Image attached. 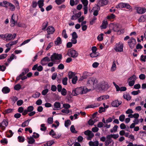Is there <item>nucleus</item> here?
Segmentation results:
<instances>
[{
	"instance_id": "aec40b11",
	"label": "nucleus",
	"mask_w": 146,
	"mask_h": 146,
	"mask_svg": "<svg viewBox=\"0 0 146 146\" xmlns=\"http://www.w3.org/2000/svg\"><path fill=\"white\" fill-rule=\"evenodd\" d=\"M54 110H59L60 109L61 105L60 102H55L54 104Z\"/></svg>"
},
{
	"instance_id": "bb28decb",
	"label": "nucleus",
	"mask_w": 146,
	"mask_h": 146,
	"mask_svg": "<svg viewBox=\"0 0 146 146\" xmlns=\"http://www.w3.org/2000/svg\"><path fill=\"white\" fill-rule=\"evenodd\" d=\"M29 70L28 68H24L22 73L20 74V76H23L27 73Z\"/></svg>"
},
{
	"instance_id": "6e6d98bb",
	"label": "nucleus",
	"mask_w": 146,
	"mask_h": 146,
	"mask_svg": "<svg viewBox=\"0 0 146 146\" xmlns=\"http://www.w3.org/2000/svg\"><path fill=\"white\" fill-rule=\"evenodd\" d=\"M97 18L94 17L92 19V20L90 21V24L91 25H93L95 22V21L96 20Z\"/></svg>"
},
{
	"instance_id": "9d476101",
	"label": "nucleus",
	"mask_w": 146,
	"mask_h": 146,
	"mask_svg": "<svg viewBox=\"0 0 146 146\" xmlns=\"http://www.w3.org/2000/svg\"><path fill=\"white\" fill-rule=\"evenodd\" d=\"M3 3L4 5H6L7 6V7H5L6 8H8L9 7V9L12 11H14L15 10V7L13 4L7 1H5Z\"/></svg>"
},
{
	"instance_id": "6ab92c4d",
	"label": "nucleus",
	"mask_w": 146,
	"mask_h": 146,
	"mask_svg": "<svg viewBox=\"0 0 146 146\" xmlns=\"http://www.w3.org/2000/svg\"><path fill=\"white\" fill-rule=\"evenodd\" d=\"M50 61V58L46 56L44 58L41 60L40 63L41 64L44 66L46 64L44 63L45 62H49Z\"/></svg>"
},
{
	"instance_id": "4c0bfd02",
	"label": "nucleus",
	"mask_w": 146,
	"mask_h": 146,
	"mask_svg": "<svg viewBox=\"0 0 146 146\" xmlns=\"http://www.w3.org/2000/svg\"><path fill=\"white\" fill-rule=\"evenodd\" d=\"M118 128V126L116 125H115L113 127L112 129L110 130V131L111 133H112L113 132H115L117 131V128Z\"/></svg>"
},
{
	"instance_id": "7c9ffc66",
	"label": "nucleus",
	"mask_w": 146,
	"mask_h": 146,
	"mask_svg": "<svg viewBox=\"0 0 146 146\" xmlns=\"http://www.w3.org/2000/svg\"><path fill=\"white\" fill-rule=\"evenodd\" d=\"M127 88H126L125 87H119V88L117 89L116 90V91H120L121 92L122 91H124L126 90Z\"/></svg>"
},
{
	"instance_id": "ddd939ff",
	"label": "nucleus",
	"mask_w": 146,
	"mask_h": 146,
	"mask_svg": "<svg viewBox=\"0 0 146 146\" xmlns=\"http://www.w3.org/2000/svg\"><path fill=\"white\" fill-rule=\"evenodd\" d=\"M16 34L14 33L13 35L11 34H6V40L9 41V40H13L16 37Z\"/></svg>"
},
{
	"instance_id": "393cba45",
	"label": "nucleus",
	"mask_w": 146,
	"mask_h": 146,
	"mask_svg": "<svg viewBox=\"0 0 146 146\" xmlns=\"http://www.w3.org/2000/svg\"><path fill=\"white\" fill-rule=\"evenodd\" d=\"M116 68V66L115 64V60L113 61V64L112 65L111 67V71H115Z\"/></svg>"
},
{
	"instance_id": "5fc2aeb1",
	"label": "nucleus",
	"mask_w": 146,
	"mask_h": 146,
	"mask_svg": "<svg viewBox=\"0 0 146 146\" xmlns=\"http://www.w3.org/2000/svg\"><path fill=\"white\" fill-rule=\"evenodd\" d=\"M41 127H42L40 129L41 131H44L46 129V127H45V125L44 124H41Z\"/></svg>"
},
{
	"instance_id": "f704fd0d",
	"label": "nucleus",
	"mask_w": 146,
	"mask_h": 146,
	"mask_svg": "<svg viewBox=\"0 0 146 146\" xmlns=\"http://www.w3.org/2000/svg\"><path fill=\"white\" fill-rule=\"evenodd\" d=\"M54 141H48L46 143L44 144V146H50L53 144Z\"/></svg>"
},
{
	"instance_id": "2f4dec72",
	"label": "nucleus",
	"mask_w": 146,
	"mask_h": 146,
	"mask_svg": "<svg viewBox=\"0 0 146 146\" xmlns=\"http://www.w3.org/2000/svg\"><path fill=\"white\" fill-rule=\"evenodd\" d=\"M107 22L105 21H104L102 23V25L101 26V29H106L107 27Z\"/></svg>"
},
{
	"instance_id": "603ef678",
	"label": "nucleus",
	"mask_w": 146,
	"mask_h": 146,
	"mask_svg": "<svg viewBox=\"0 0 146 146\" xmlns=\"http://www.w3.org/2000/svg\"><path fill=\"white\" fill-rule=\"evenodd\" d=\"M34 109L33 107L32 106H29L27 109V111L28 112H31Z\"/></svg>"
},
{
	"instance_id": "c9c22d12",
	"label": "nucleus",
	"mask_w": 146,
	"mask_h": 146,
	"mask_svg": "<svg viewBox=\"0 0 146 146\" xmlns=\"http://www.w3.org/2000/svg\"><path fill=\"white\" fill-rule=\"evenodd\" d=\"M111 138H112L114 139H116L117 138L119 137V135L118 134H111L110 135H108Z\"/></svg>"
},
{
	"instance_id": "7ed1b4c3",
	"label": "nucleus",
	"mask_w": 146,
	"mask_h": 146,
	"mask_svg": "<svg viewBox=\"0 0 146 146\" xmlns=\"http://www.w3.org/2000/svg\"><path fill=\"white\" fill-rule=\"evenodd\" d=\"M115 8L117 9H122L124 8H126L127 9H132L131 6L128 3H120L117 5Z\"/></svg>"
},
{
	"instance_id": "052dcab7",
	"label": "nucleus",
	"mask_w": 146,
	"mask_h": 146,
	"mask_svg": "<svg viewBox=\"0 0 146 146\" xmlns=\"http://www.w3.org/2000/svg\"><path fill=\"white\" fill-rule=\"evenodd\" d=\"M115 15L113 14H111L110 15H108V16L107 18L108 19H112L115 18Z\"/></svg>"
},
{
	"instance_id": "c03bdc74",
	"label": "nucleus",
	"mask_w": 146,
	"mask_h": 146,
	"mask_svg": "<svg viewBox=\"0 0 146 146\" xmlns=\"http://www.w3.org/2000/svg\"><path fill=\"white\" fill-rule=\"evenodd\" d=\"M72 79V83L74 84H76L77 80L78 77L77 76H75L73 77Z\"/></svg>"
},
{
	"instance_id": "b1692460",
	"label": "nucleus",
	"mask_w": 146,
	"mask_h": 146,
	"mask_svg": "<svg viewBox=\"0 0 146 146\" xmlns=\"http://www.w3.org/2000/svg\"><path fill=\"white\" fill-rule=\"evenodd\" d=\"M55 44L56 45H59L62 43V40L59 37H58L54 42Z\"/></svg>"
},
{
	"instance_id": "a19ab883",
	"label": "nucleus",
	"mask_w": 146,
	"mask_h": 146,
	"mask_svg": "<svg viewBox=\"0 0 146 146\" xmlns=\"http://www.w3.org/2000/svg\"><path fill=\"white\" fill-rule=\"evenodd\" d=\"M103 33L99 35L97 37L98 40L100 41H102L103 39Z\"/></svg>"
},
{
	"instance_id": "58836bf2",
	"label": "nucleus",
	"mask_w": 146,
	"mask_h": 146,
	"mask_svg": "<svg viewBox=\"0 0 146 146\" xmlns=\"http://www.w3.org/2000/svg\"><path fill=\"white\" fill-rule=\"evenodd\" d=\"M68 77L69 79H71L73 78L75 75V74L74 72H69L68 73Z\"/></svg>"
},
{
	"instance_id": "f8f14e48",
	"label": "nucleus",
	"mask_w": 146,
	"mask_h": 146,
	"mask_svg": "<svg viewBox=\"0 0 146 146\" xmlns=\"http://www.w3.org/2000/svg\"><path fill=\"white\" fill-rule=\"evenodd\" d=\"M8 124V122L7 120L6 119H4L2 122L0 123V128L2 130H4L6 127H7Z\"/></svg>"
},
{
	"instance_id": "4be33fe9",
	"label": "nucleus",
	"mask_w": 146,
	"mask_h": 146,
	"mask_svg": "<svg viewBox=\"0 0 146 146\" xmlns=\"http://www.w3.org/2000/svg\"><path fill=\"white\" fill-rule=\"evenodd\" d=\"M10 91V89L7 87H4L2 90V92L4 94H7L9 93Z\"/></svg>"
},
{
	"instance_id": "a211bd4d",
	"label": "nucleus",
	"mask_w": 146,
	"mask_h": 146,
	"mask_svg": "<svg viewBox=\"0 0 146 146\" xmlns=\"http://www.w3.org/2000/svg\"><path fill=\"white\" fill-rule=\"evenodd\" d=\"M48 34L49 35L52 34L55 31L54 28L52 26H49L46 29Z\"/></svg>"
},
{
	"instance_id": "a18cd8bd",
	"label": "nucleus",
	"mask_w": 146,
	"mask_h": 146,
	"mask_svg": "<svg viewBox=\"0 0 146 146\" xmlns=\"http://www.w3.org/2000/svg\"><path fill=\"white\" fill-rule=\"evenodd\" d=\"M21 88V86L20 84H16L15 86L14 87V89L17 90H19Z\"/></svg>"
},
{
	"instance_id": "338daca9",
	"label": "nucleus",
	"mask_w": 146,
	"mask_h": 146,
	"mask_svg": "<svg viewBox=\"0 0 146 146\" xmlns=\"http://www.w3.org/2000/svg\"><path fill=\"white\" fill-rule=\"evenodd\" d=\"M72 38H77L78 37V36L77 33L75 32H73L72 34Z\"/></svg>"
},
{
	"instance_id": "f257e3e1",
	"label": "nucleus",
	"mask_w": 146,
	"mask_h": 146,
	"mask_svg": "<svg viewBox=\"0 0 146 146\" xmlns=\"http://www.w3.org/2000/svg\"><path fill=\"white\" fill-rule=\"evenodd\" d=\"M87 86L90 88H97L99 90L106 91L109 88L107 82L102 81L98 84V80L96 78H89L87 82Z\"/></svg>"
},
{
	"instance_id": "6e6552de",
	"label": "nucleus",
	"mask_w": 146,
	"mask_h": 146,
	"mask_svg": "<svg viewBox=\"0 0 146 146\" xmlns=\"http://www.w3.org/2000/svg\"><path fill=\"white\" fill-rule=\"evenodd\" d=\"M106 139H107L105 143V145L106 146H112L113 145L114 142L108 135L106 136Z\"/></svg>"
},
{
	"instance_id": "ea45409f",
	"label": "nucleus",
	"mask_w": 146,
	"mask_h": 146,
	"mask_svg": "<svg viewBox=\"0 0 146 146\" xmlns=\"http://www.w3.org/2000/svg\"><path fill=\"white\" fill-rule=\"evenodd\" d=\"M19 141L20 142H23L25 141V138L22 136H19L18 137Z\"/></svg>"
},
{
	"instance_id": "e2e57ef3",
	"label": "nucleus",
	"mask_w": 146,
	"mask_h": 146,
	"mask_svg": "<svg viewBox=\"0 0 146 146\" xmlns=\"http://www.w3.org/2000/svg\"><path fill=\"white\" fill-rule=\"evenodd\" d=\"M29 124V123H28V122L25 121L22 123L21 127H24L25 126H28Z\"/></svg>"
},
{
	"instance_id": "2eb2a0df",
	"label": "nucleus",
	"mask_w": 146,
	"mask_h": 146,
	"mask_svg": "<svg viewBox=\"0 0 146 146\" xmlns=\"http://www.w3.org/2000/svg\"><path fill=\"white\" fill-rule=\"evenodd\" d=\"M121 102H119L118 100H115L113 101L111 103V105L112 107H118L121 104Z\"/></svg>"
},
{
	"instance_id": "a878e982",
	"label": "nucleus",
	"mask_w": 146,
	"mask_h": 146,
	"mask_svg": "<svg viewBox=\"0 0 146 146\" xmlns=\"http://www.w3.org/2000/svg\"><path fill=\"white\" fill-rule=\"evenodd\" d=\"M123 98L127 101H129L131 99V97L128 94H124L123 96Z\"/></svg>"
},
{
	"instance_id": "f03ea898",
	"label": "nucleus",
	"mask_w": 146,
	"mask_h": 146,
	"mask_svg": "<svg viewBox=\"0 0 146 146\" xmlns=\"http://www.w3.org/2000/svg\"><path fill=\"white\" fill-rule=\"evenodd\" d=\"M89 91L87 88L81 87L73 90L72 92V94L73 96H76L79 94H86Z\"/></svg>"
},
{
	"instance_id": "37998d69",
	"label": "nucleus",
	"mask_w": 146,
	"mask_h": 146,
	"mask_svg": "<svg viewBox=\"0 0 146 146\" xmlns=\"http://www.w3.org/2000/svg\"><path fill=\"white\" fill-rule=\"evenodd\" d=\"M71 122L69 120H67L65 121V126L66 127H68L69 125H71Z\"/></svg>"
},
{
	"instance_id": "473e14b6",
	"label": "nucleus",
	"mask_w": 146,
	"mask_h": 146,
	"mask_svg": "<svg viewBox=\"0 0 146 146\" xmlns=\"http://www.w3.org/2000/svg\"><path fill=\"white\" fill-rule=\"evenodd\" d=\"M48 22L47 21L44 22L42 25V30H45L46 28L48 26Z\"/></svg>"
},
{
	"instance_id": "72a5a7b5",
	"label": "nucleus",
	"mask_w": 146,
	"mask_h": 146,
	"mask_svg": "<svg viewBox=\"0 0 146 146\" xmlns=\"http://www.w3.org/2000/svg\"><path fill=\"white\" fill-rule=\"evenodd\" d=\"M136 76L135 75H133L132 76L128 79L127 81L128 82H129V80L130 81L135 82V81L136 80Z\"/></svg>"
},
{
	"instance_id": "de8ad7c7",
	"label": "nucleus",
	"mask_w": 146,
	"mask_h": 146,
	"mask_svg": "<svg viewBox=\"0 0 146 146\" xmlns=\"http://www.w3.org/2000/svg\"><path fill=\"white\" fill-rule=\"evenodd\" d=\"M70 130L73 133H76L77 131L75 130L74 126V125H72L70 127Z\"/></svg>"
},
{
	"instance_id": "69168bd1",
	"label": "nucleus",
	"mask_w": 146,
	"mask_h": 146,
	"mask_svg": "<svg viewBox=\"0 0 146 146\" xmlns=\"http://www.w3.org/2000/svg\"><path fill=\"white\" fill-rule=\"evenodd\" d=\"M145 74H140L139 76V78L141 80H143L145 79Z\"/></svg>"
},
{
	"instance_id": "49530a36",
	"label": "nucleus",
	"mask_w": 146,
	"mask_h": 146,
	"mask_svg": "<svg viewBox=\"0 0 146 146\" xmlns=\"http://www.w3.org/2000/svg\"><path fill=\"white\" fill-rule=\"evenodd\" d=\"M65 0H55V3L58 5H60L65 1Z\"/></svg>"
},
{
	"instance_id": "0e129e2a",
	"label": "nucleus",
	"mask_w": 146,
	"mask_h": 146,
	"mask_svg": "<svg viewBox=\"0 0 146 146\" xmlns=\"http://www.w3.org/2000/svg\"><path fill=\"white\" fill-rule=\"evenodd\" d=\"M7 56L6 54H3L0 55V60H2L5 59Z\"/></svg>"
},
{
	"instance_id": "423d86ee",
	"label": "nucleus",
	"mask_w": 146,
	"mask_h": 146,
	"mask_svg": "<svg viewBox=\"0 0 146 146\" xmlns=\"http://www.w3.org/2000/svg\"><path fill=\"white\" fill-rule=\"evenodd\" d=\"M62 56L61 54L56 53H54L51 56V60L54 61L55 60H59L61 59Z\"/></svg>"
},
{
	"instance_id": "4468645a",
	"label": "nucleus",
	"mask_w": 146,
	"mask_h": 146,
	"mask_svg": "<svg viewBox=\"0 0 146 146\" xmlns=\"http://www.w3.org/2000/svg\"><path fill=\"white\" fill-rule=\"evenodd\" d=\"M84 134L86 135H87L88 136V139L89 140L91 139L94 137V134L90 131L87 130L85 131L84 132Z\"/></svg>"
},
{
	"instance_id": "774afa93",
	"label": "nucleus",
	"mask_w": 146,
	"mask_h": 146,
	"mask_svg": "<svg viewBox=\"0 0 146 146\" xmlns=\"http://www.w3.org/2000/svg\"><path fill=\"white\" fill-rule=\"evenodd\" d=\"M63 107L66 109H68L70 107V106L68 104H63Z\"/></svg>"
},
{
	"instance_id": "bf43d9fd",
	"label": "nucleus",
	"mask_w": 146,
	"mask_h": 146,
	"mask_svg": "<svg viewBox=\"0 0 146 146\" xmlns=\"http://www.w3.org/2000/svg\"><path fill=\"white\" fill-rule=\"evenodd\" d=\"M105 109L103 107H100L99 108L98 112L100 113H101L102 112H105Z\"/></svg>"
},
{
	"instance_id": "680f3d73",
	"label": "nucleus",
	"mask_w": 146,
	"mask_h": 146,
	"mask_svg": "<svg viewBox=\"0 0 146 146\" xmlns=\"http://www.w3.org/2000/svg\"><path fill=\"white\" fill-rule=\"evenodd\" d=\"M96 121H93L92 119H90L88 121V124L89 125H93Z\"/></svg>"
},
{
	"instance_id": "cd10ccee",
	"label": "nucleus",
	"mask_w": 146,
	"mask_h": 146,
	"mask_svg": "<svg viewBox=\"0 0 146 146\" xmlns=\"http://www.w3.org/2000/svg\"><path fill=\"white\" fill-rule=\"evenodd\" d=\"M28 139H29L28 142L29 144H33L35 142V140L33 138V137H28Z\"/></svg>"
},
{
	"instance_id": "3c124183",
	"label": "nucleus",
	"mask_w": 146,
	"mask_h": 146,
	"mask_svg": "<svg viewBox=\"0 0 146 146\" xmlns=\"http://www.w3.org/2000/svg\"><path fill=\"white\" fill-rule=\"evenodd\" d=\"M67 80L68 78L67 77H65L63 78L62 81V82L64 85H67Z\"/></svg>"
},
{
	"instance_id": "f3484780",
	"label": "nucleus",
	"mask_w": 146,
	"mask_h": 146,
	"mask_svg": "<svg viewBox=\"0 0 146 146\" xmlns=\"http://www.w3.org/2000/svg\"><path fill=\"white\" fill-rule=\"evenodd\" d=\"M108 3V1L106 0H99L97 1V4L99 6H103L106 5Z\"/></svg>"
},
{
	"instance_id": "412c9836",
	"label": "nucleus",
	"mask_w": 146,
	"mask_h": 146,
	"mask_svg": "<svg viewBox=\"0 0 146 146\" xmlns=\"http://www.w3.org/2000/svg\"><path fill=\"white\" fill-rule=\"evenodd\" d=\"M146 11V9L141 7H139L137 9V13L140 14H142Z\"/></svg>"
},
{
	"instance_id": "c756f323",
	"label": "nucleus",
	"mask_w": 146,
	"mask_h": 146,
	"mask_svg": "<svg viewBox=\"0 0 146 146\" xmlns=\"http://www.w3.org/2000/svg\"><path fill=\"white\" fill-rule=\"evenodd\" d=\"M40 92H36L35 94L32 95V97L35 98H38L40 96Z\"/></svg>"
},
{
	"instance_id": "0eeeda50",
	"label": "nucleus",
	"mask_w": 146,
	"mask_h": 146,
	"mask_svg": "<svg viewBox=\"0 0 146 146\" xmlns=\"http://www.w3.org/2000/svg\"><path fill=\"white\" fill-rule=\"evenodd\" d=\"M123 44L119 42L116 44V46L114 49L116 52H121L123 51Z\"/></svg>"
},
{
	"instance_id": "864d4df0",
	"label": "nucleus",
	"mask_w": 146,
	"mask_h": 146,
	"mask_svg": "<svg viewBox=\"0 0 146 146\" xmlns=\"http://www.w3.org/2000/svg\"><path fill=\"white\" fill-rule=\"evenodd\" d=\"M145 17L143 16H141L140 17L139 20V22H143L145 21Z\"/></svg>"
},
{
	"instance_id": "9b49d317",
	"label": "nucleus",
	"mask_w": 146,
	"mask_h": 146,
	"mask_svg": "<svg viewBox=\"0 0 146 146\" xmlns=\"http://www.w3.org/2000/svg\"><path fill=\"white\" fill-rule=\"evenodd\" d=\"M81 1L84 5V13L86 14L88 12V0H81Z\"/></svg>"
},
{
	"instance_id": "5701e85b",
	"label": "nucleus",
	"mask_w": 146,
	"mask_h": 146,
	"mask_svg": "<svg viewBox=\"0 0 146 146\" xmlns=\"http://www.w3.org/2000/svg\"><path fill=\"white\" fill-rule=\"evenodd\" d=\"M89 144L90 146H98L99 142L97 141L94 142L90 141L89 143Z\"/></svg>"
},
{
	"instance_id": "13d9d810",
	"label": "nucleus",
	"mask_w": 146,
	"mask_h": 146,
	"mask_svg": "<svg viewBox=\"0 0 146 146\" xmlns=\"http://www.w3.org/2000/svg\"><path fill=\"white\" fill-rule=\"evenodd\" d=\"M56 87L54 85H52L51 86V90L53 92H55L57 90Z\"/></svg>"
},
{
	"instance_id": "20e7f679",
	"label": "nucleus",
	"mask_w": 146,
	"mask_h": 146,
	"mask_svg": "<svg viewBox=\"0 0 146 146\" xmlns=\"http://www.w3.org/2000/svg\"><path fill=\"white\" fill-rule=\"evenodd\" d=\"M67 55L69 56L75 58L78 56V53L76 50L71 49L68 50Z\"/></svg>"
},
{
	"instance_id": "09e8293b",
	"label": "nucleus",
	"mask_w": 146,
	"mask_h": 146,
	"mask_svg": "<svg viewBox=\"0 0 146 146\" xmlns=\"http://www.w3.org/2000/svg\"><path fill=\"white\" fill-rule=\"evenodd\" d=\"M90 56L92 58L96 57H97L98 55L97 54V52H92L90 54Z\"/></svg>"
},
{
	"instance_id": "79ce46f5",
	"label": "nucleus",
	"mask_w": 146,
	"mask_h": 146,
	"mask_svg": "<svg viewBox=\"0 0 146 146\" xmlns=\"http://www.w3.org/2000/svg\"><path fill=\"white\" fill-rule=\"evenodd\" d=\"M60 92H61V94L63 96H66L67 94V91L64 88H62Z\"/></svg>"
},
{
	"instance_id": "e433bc0d",
	"label": "nucleus",
	"mask_w": 146,
	"mask_h": 146,
	"mask_svg": "<svg viewBox=\"0 0 146 146\" xmlns=\"http://www.w3.org/2000/svg\"><path fill=\"white\" fill-rule=\"evenodd\" d=\"M62 35V36L65 38H67L68 37V36L66 33V30L65 29L63 30Z\"/></svg>"
},
{
	"instance_id": "4d7b16f0",
	"label": "nucleus",
	"mask_w": 146,
	"mask_h": 146,
	"mask_svg": "<svg viewBox=\"0 0 146 146\" xmlns=\"http://www.w3.org/2000/svg\"><path fill=\"white\" fill-rule=\"evenodd\" d=\"M140 60L141 61L145 62L146 60V55L143 56L142 55L141 56Z\"/></svg>"
},
{
	"instance_id": "1a4fd4ad",
	"label": "nucleus",
	"mask_w": 146,
	"mask_h": 146,
	"mask_svg": "<svg viewBox=\"0 0 146 146\" xmlns=\"http://www.w3.org/2000/svg\"><path fill=\"white\" fill-rule=\"evenodd\" d=\"M136 43L135 39L133 37L130 38L128 41V44L130 47L133 48L135 46Z\"/></svg>"
},
{
	"instance_id": "8fccbe9b",
	"label": "nucleus",
	"mask_w": 146,
	"mask_h": 146,
	"mask_svg": "<svg viewBox=\"0 0 146 146\" xmlns=\"http://www.w3.org/2000/svg\"><path fill=\"white\" fill-rule=\"evenodd\" d=\"M125 118V115H121L119 117V120L123 122Z\"/></svg>"
},
{
	"instance_id": "39448f33",
	"label": "nucleus",
	"mask_w": 146,
	"mask_h": 146,
	"mask_svg": "<svg viewBox=\"0 0 146 146\" xmlns=\"http://www.w3.org/2000/svg\"><path fill=\"white\" fill-rule=\"evenodd\" d=\"M109 27L114 32H119L120 27L119 25V24L111 23Z\"/></svg>"
},
{
	"instance_id": "c85d7f7f",
	"label": "nucleus",
	"mask_w": 146,
	"mask_h": 146,
	"mask_svg": "<svg viewBox=\"0 0 146 146\" xmlns=\"http://www.w3.org/2000/svg\"><path fill=\"white\" fill-rule=\"evenodd\" d=\"M44 0H39L38 1L37 3L39 7H42L44 6Z\"/></svg>"
},
{
	"instance_id": "dca6fc26",
	"label": "nucleus",
	"mask_w": 146,
	"mask_h": 146,
	"mask_svg": "<svg viewBox=\"0 0 146 146\" xmlns=\"http://www.w3.org/2000/svg\"><path fill=\"white\" fill-rule=\"evenodd\" d=\"M38 66V64L35 65L33 67L32 69L33 70H35L37 69L38 71H41L43 69V67L41 65L39 66Z\"/></svg>"
}]
</instances>
